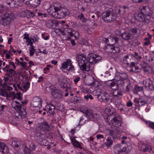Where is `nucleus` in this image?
I'll list each match as a JSON object with an SVG mask.
<instances>
[{"mask_svg": "<svg viewBox=\"0 0 154 154\" xmlns=\"http://www.w3.org/2000/svg\"><path fill=\"white\" fill-rule=\"evenodd\" d=\"M107 142L106 144L107 146H109L111 145L112 143V140H111V138L110 137H108L107 139Z\"/></svg>", "mask_w": 154, "mask_h": 154, "instance_id": "864d4df0", "label": "nucleus"}, {"mask_svg": "<svg viewBox=\"0 0 154 154\" xmlns=\"http://www.w3.org/2000/svg\"><path fill=\"white\" fill-rule=\"evenodd\" d=\"M55 109L61 111H63L64 106L60 103H58L55 106Z\"/></svg>", "mask_w": 154, "mask_h": 154, "instance_id": "e433bc0d", "label": "nucleus"}, {"mask_svg": "<svg viewBox=\"0 0 154 154\" xmlns=\"http://www.w3.org/2000/svg\"><path fill=\"white\" fill-rule=\"evenodd\" d=\"M63 92L60 89L54 90L52 93V95L54 97L60 99L62 97Z\"/></svg>", "mask_w": 154, "mask_h": 154, "instance_id": "5701e85b", "label": "nucleus"}, {"mask_svg": "<svg viewBox=\"0 0 154 154\" xmlns=\"http://www.w3.org/2000/svg\"><path fill=\"white\" fill-rule=\"evenodd\" d=\"M71 63L72 61L70 59L66 60L64 62L62 63L61 69H63L65 70L67 69L68 66L71 65Z\"/></svg>", "mask_w": 154, "mask_h": 154, "instance_id": "bb28decb", "label": "nucleus"}, {"mask_svg": "<svg viewBox=\"0 0 154 154\" xmlns=\"http://www.w3.org/2000/svg\"><path fill=\"white\" fill-rule=\"evenodd\" d=\"M128 11V8L125 5H124L120 7L118 9L117 13L119 14H123Z\"/></svg>", "mask_w": 154, "mask_h": 154, "instance_id": "a878e982", "label": "nucleus"}, {"mask_svg": "<svg viewBox=\"0 0 154 154\" xmlns=\"http://www.w3.org/2000/svg\"><path fill=\"white\" fill-rule=\"evenodd\" d=\"M80 78L78 76L76 77L73 80V81L75 84H76L78 82L80 81Z\"/></svg>", "mask_w": 154, "mask_h": 154, "instance_id": "69168bd1", "label": "nucleus"}, {"mask_svg": "<svg viewBox=\"0 0 154 154\" xmlns=\"http://www.w3.org/2000/svg\"><path fill=\"white\" fill-rule=\"evenodd\" d=\"M131 88V83L129 81L128 82L127 85L126 86V92H129Z\"/></svg>", "mask_w": 154, "mask_h": 154, "instance_id": "bf43d9fd", "label": "nucleus"}, {"mask_svg": "<svg viewBox=\"0 0 154 154\" xmlns=\"http://www.w3.org/2000/svg\"><path fill=\"white\" fill-rule=\"evenodd\" d=\"M20 145L19 141L16 140H14L12 143V146L14 147L18 148Z\"/></svg>", "mask_w": 154, "mask_h": 154, "instance_id": "4c0bfd02", "label": "nucleus"}, {"mask_svg": "<svg viewBox=\"0 0 154 154\" xmlns=\"http://www.w3.org/2000/svg\"><path fill=\"white\" fill-rule=\"evenodd\" d=\"M143 84H146L148 89L150 91H154V85L150 79H147L145 81H143Z\"/></svg>", "mask_w": 154, "mask_h": 154, "instance_id": "6ab92c4d", "label": "nucleus"}, {"mask_svg": "<svg viewBox=\"0 0 154 154\" xmlns=\"http://www.w3.org/2000/svg\"><path fill=\"white\" fill-rule=\"evenodd\" d=\"M84 98L87 100H88L89 98L91 100L94 99L93 97L91 94H87V95L85 96H84Z\"/></svg>", "mask_w": 154, "mask_h": 154, "instance_id": "680f3d73", "label": "nucleus"}, {"mask_svg": "<svg viewBox=\"0 0 154 154\" xmlns=\"http://www.w3.org/2000/svg\"><path fill=\"white\" fill-rule=\"evenodd\" d=\"M88 58H89L90 62L92 64H94L98 62L101 59V57L93 53L89 54Z\"/></svg>", "mask_w": 154, "mask_h": 154, "instance_id": "9d476101", "label": "nucleus"}, {"mask_svg": "<svg viewBox=\"0 0 154 154\" xmlns=\"http://www.w3.org/2000/svg\"><path fill=\"white\" fill-rule=\"evenodd\" d=\"M147 125L148 127L154 130V122L150 121H146V122Z\"/></svg>", "mask_w": 154, "mask_h": 154, "instance_id": "c03bdc74", "label": "nucleus"}, {"mask_svg": "<svg viewBox=\"0 0 154 154\" xmlns=\"http://www.w3.org/2000/svg\"><path fill=\"white\" fill-rule=\"evenodd\" d=\"M149 66V65H148V64L147 63H144L142 64L141 65V66H142L141 69H142V70H143L144 69H145L147 67H148V66Z\"/></svg>", "mask_w": 154, "mask_h": 154, "instance_id": "0e129e2a", "label": "nucleus"}, {"mask_svg": "<svg viewBox=\"0 0 154 154\" xmlns=\"http://www.w3.org/2000/svg\"><path fill=\"white\" fill-rule=\"evenodd\" d=\"M86 117L90 120H97L99 118V115L97 113L94 114L92 110L87 109L85 112Z\"/></svg>", "mask_w": 154, "mask_h": 154, "instance_id": "1a4fd4ad", "label": "nucleus"}, {"mask_svg": "<svg viewBox=\"0 0 154 154\" xmlns=\"http://www.w3.org/2000/svg\"><path fill=\"white\" fill-rule=\"evenodd\" d=\"M115 33L117 35L121 36L122 37V32L119 30L117 29L115 31Z\"/></svg>", "mask_w": 154, "mask_h": 154, "instance_id": "052dcab7", "label": "nucleus"}, {"mask_svg": "<svg viewBox=\"0 0 154 154\" xmlns=\"http://www.w3.org/2000/svg\"><path fill=\"white\" fill-rule=\"evenodd\" d=\"M129 56L128 55H126L123 58V60L126 64L128 65L129 63L128 61L129 60Z\"/></svg>", "mask_w": 154, "mask_h": 154, "instance_id": "603ef678", "label": "nucleus"}, {"mask_svg": "<svg viewBox=\"0 0 154 154\" xmlns=\"http://www.w3.org/2000/svg\"><path fill=\"white\" fill-rule=\"evenodd\" d=\"M122 39L125 40L131 39L133 37L132 35L128 31H124L122 32Z\"/></svg>", "mask_w": 154, "mask_h": 154, "instance_id": "412c9836", "label": "nucleus"}, {"mask_svg": "<svg viewBox=\"0 0 154 154\" xmlns=\"http://www.w3.org/2000/svg\"><path fill=\"white\" fill-rule=\"evenodd\" d=\"M30 83L27 82H26L25 83V85L23 86V92H25L29 88Z\"/></svg>", "mask_w": 154, "mask_h": 154, "instance_id": "58836bf2", "label": "nucleus"}, {"mask_svg": "<svg viewBox=\"0 0 154 154\" xmlns=\"http://www.w3.org/2000/svg\"><path fill=\"white\" fill-rule=\"evenodd\" d=\"M70 138L72 144L74 146L80 149H82V147L80 144L75 139H73L71 136L70 137Z\"/></svg>", "mask_w": 154, "mask_h": 154, "instance_id": "c756f323", "label": "nucleus"}, {"mask_svg": "<svg viewBox=\"0 0 154 154\" xmlns=\"http://www.w3.org/2000/svg\"><path fill=\"white\" fill-rule=\"evenodd\" d=\"M58 21L56 20L51 19L47 23L46 25L49 28H53L58 25Z\"/></svg>", "mask_w": 154, "mask_h": 154, "instance_id": "f3484780", "label": "nucleus"}, {"mask_svg": "<svg viewBox=\"0 0 154 154\" xmlns=\"http://www.w3.org/2000/svg\"><path fill=\"white\" fill-rule=\"evenodd\" d=\"M91 85L95 87H97L100 86V84L98 81L94 80L93 82L91 83Z\"/></svg>", "mask_w": 154, "mask_h": 154, "instance_id": "09e8293b", "label": "nucleus"}, {"mask_svg": "<svg viewBox=\"0 0 154 154\" xmlns=\"http://www.w3.org/2000/svg\"><path fill=\"white\" fill-rule=\"evenodd\" d=\"M9 152L8 146L5 143L0 142V152L3 154H7Z\"/></svg>", "mask_w": 154, "mask_h": 154, "instance_id": "aec40b11", "label": "nucleus"}, {"mask_svg": "<svg viewBox=\"0 0 154 154\" xmlns=\"http://www.w3.org/2000/svg\"><path fill=\"white\" fill-rule=\"evenodd\" d=\"M2 80L0 78V86H2V88L1 89V90L4 89L6 86H9L7 85L5 83H3L2 82Z\"/></svg>", "mask_w": 154, "mask_h": 154, "instance_id": "5fc2aeb1", "label": "nucleus"}, {"mask_svg": "<svg viewBox=\"0 0 154 154\" xmlns=\"http://www.w3.org/2000/svg\"><path fill=\"white\" fill-rule=\"evenodd\" d=\"M31 1L32 5L37 7L40 5L41 0H31Z\"/></svg>", "mask_w": 154, "mask_h": 154, "instance_id": "79ce46f5", "label": "nucleus"}, {"mask_svg": "<svg viewBox=\"0 0 154 154\" xmlns=\"http://www.w3.org/2000/svg\"><path fill=\"white\" fill-rule=\"evenodd\" d=\"M126 150V147H124L122 149L119 151V153L120 154H123L122 153L125 152Z\"/></svg>", "mask_w": 154, "mask_h": 154, "instance_id": "774afa93", "label": "nucleus"}, {"mask_svg": "<svg viewBox=\"0 0 154 154\" xmlns=\"http://www.w3.org/2000/svg\"><path fill=\"white\" fill-rule=\"evenodd\" d=\"M143 90V87L137 85H135L134 88L133 90V92L134 94H137L138 92L141 91Z\"/></svg>", "mask_w": 154, "mask_h": 154, "instance_id": "2f4dec72", "label": "nucleus"}, {"mask_svg": "<svg viewBox=\"0 0 154 154\" xmlns=\"http://www.w3.org/2000/svg\"><path fill=\"white\" fill-rule=\"evenodd\" d=\"M16 18L15 14L11 11H8L0 16V24L6 26Z\"/></svg>", "mask_w": 154, "mask_h": 154, "instance_id": "20e7f679", "label": "nucleus"}, {"mask_svg": "<svg viewBox=\"0 0 154 154\" xmlns=\"http://www.w3.org/2000/svg\"><path fill=\"white\" fill-rule=\"evenodd\" d=\"M24 13H25V16H26L28 18L33 17L35 16V14L33 12L29 10H26L24 11Z\"/></svg>", "mask_w": 154, "mask_h": 154, "instance_id": "473e14b6", "label": "nucleus"}, {"mask_svg": "<svg viewBox=\"0 0 154 154\" xmlns=\"http://www.w3.org/2000/svg\"><path fill=\"white\" fill-rule=\"evenodd\" d=\"M34 46L30 47L29 55L30 56H33L34 53L35 52V49L34 48Z\"/></svg>", "mask_w": 154, "mask_h": 154, "instance_id": "de8ad7c7", "label": "nucleus"}, {"mask_svg": "<svg viewBox=\"0 0 154 154\" xmlns=\"http://www.w3.org/2000/svg\"><path fill=\"white\" fill-rule=\"evenodd\" d=\"M120 100H117V101H115V104L116 106V107L117 108H119L120 106H122V104L121 101Z\"/></svg>", "mask_w": 154, "mask_h": 154, "instance_id": "8fccbe9b", "label": "nucleus"}, {"mask_svg": "<svg viewBox=\"0 0 154 154\" xmlns=\"http://www.w3.org/2000/svg\"><path fill=\"white\" fill-rule=\"evenodd\" d=\"M55 109V107L54 105L51 103L47 104L44 109L47 113H49L51 116H53L55 114L54 111Z\"/></svg>", "mask_w": 154, "mask_h": 154, "instance_id": "f8f14e48", "label": "nucleus"}, {"mask_svg": "<svg viewBox=\"0 0 154 154\" xmlns=\"http://www.w3.org/2000/svg\"><path fill=\"white\" fill-rule=\"evenodd\" d=\"M108 84V85L113 90L112 92L113 99L115 100L121 99L123 94L122 91L119 89V86L117 83L111 82L109 83Z\"/></svg>", "mask_w": 154, "mask_h": 154, "instance_id": "39448f33", "label": "nucleus"}, {"mask_svg": "<svg viewBox=\"0 0 154 154\" xmlns=\"http://www.w3.org/2000/svg\"><path fill=\"white\" fill-rule=\"evenodd\" d=\"M65 34L72 37L74 36L75 39H77L79 37V33L78 32L72 31L70 28H66L65 30Z\"/></svg>", "mask_w": 154, "mask_h": 154, "instance_id": "4468645a", "label": "nucleus"}, {"mask_svg": "<svg viewBox=\"0 0 154 154\" xmlns=\"http://www.w3.org/2000/svg\"><path fill=\"white\" fill-rule=\"evenodd\" d=\"M38 142L42 145L46 146L48 145V142L46 140H45L43 138V137L41 138L39 140Z\"/></svg>", "mask_w": 154, "mask_h": 154, "instance_id": "ea45409f", "label": "nucleus"}, {"mask_svg": "<svg viewBox=\"0 0 154 154\" xmlns=\"http://www.w3.org/2000/svg\"><path fill=\"white\" fill-rule=\"evenodd\" d=\"M20 109H18L17 110L20 112V114L24 117H26L27 114L26 109L22 107V106H20Z\"/></svg>", "mask_w": 154, "mask_h": 154, "instance_id": "c9c22d12", "label": "nucleus"}, {"mask_svg": "<svg viewBox=\"0 0 154 154\" xmlns=\"http://www.w3.org/2000/svg\"><path fill=\"white\" fill-rule=\"evenodd\" d=\"M102 19L106 22H111L116 20V16L114 15L112 12L110 11H107L103 13Z\"/></svg>", "mask_w": 154, "mask_h": 154, "instance_id": "423d86ee", "label": "nucleus"}, {"mask_svg": "<svg viewBox=\"0 0 154 154\" xmlns=\"http://www.w3.org/2000/svg\"><path fill=\"white\" fill-rule=\"evenodd\" d=\"M145 17L140 13L136 14L135 18L137 21L143 22L145 20Z\"/></svg>", "mask_w": 154, "mask_h": 154, "instance_id": "cd10ccee", "label": "nucleus"}, {"mask_svg": "<svg viewBox=\"0 0 154 154\" xmlns=\"http://www.w3.org/2000/svg\"><path fill=\"white\" fill-rule=\"evenodd\" d=\"M119 38L117 37H111L109 38V39H107L106 40V42L107 43L108 41H109V40L112 41V44H109V45H113L115 44L116 43H118V41L119 40Z\"/></svg>", "mask_w": 154, "mask_h": 154, "instance_id": "7c9ffc66", "label": "nucleus"}, {"mask_svg": "<svg viewBox=\"0 0 154 154\" xmlns=\"http://www.w3.org/2000/svg\"><path fill=\"white\" fill-rule=\"evenodd\" d=\"M13 89V88L10 86H6L4 89L0 91V95L4 97H6V99L9 100V98L13 97L11 92V91Z\"/></svg>", "mask_w": 154, "mask_h": 154, "instance_id": "0eeeda50", "label": "nucleus"}, {"mask_svg": "<svg viewBox=\"0 0 154 154\" xmlns=\"http://www.w3.org/2000/svg\"><path fill=\"white\" fill-rule=\"evenodd\" d=\"M47 11L53 17L58 19L65 17L70 14L69 10L61 8L59 2L52 4L47 10Z\"/></svg>", "mask_w": 154, "mask_h": 154, "instance_id": "f257e3e1", "label": "nucleus"}, {"mask_svg": "<svg viewBox=\"0 0 154 154\" xmlns=\"http://www.w3.org/2000/svg\"><path fill=\"white\" fill-rule=\"evenodd\" d=\"M149 11V10L147 7L143 6L140 10V13L145 17L149 16L150 15Z\"/></svg>", "mask_w": 154, "mask_h": 154, "instance_id": "393cba45", "label": "nucleus"}, {"mask_svg": "<svg viewBox=\"0 0 154 154\" xmlns=\"http://www.w3.org/2000/svg\"><path fill=\"white\" fill-rule=\"evenodd\" d=\"M128 78V76L127 73L124 72H116L115 77V79H120L125 80H127Z\"/></svg>", "mask_w": 154, "mask_h": 154, "instance_id": "ddd939ff", "label": "nucleus"}, {"mask_svg": "<svg viewBox=\"0 0 154 154\" xmlns=\"http://www.w3.org/2000/svg\"><path fill=\"white\" fill-rule=\"evenodd\" d=\"M24 153L25 154H30V148L29 149L27 147L25 146L24 149Z\"/></svg>", "mask_w": 154, "mask_h": 154, "instance_id": "6e6d98bb", "label": "nucleus"}, {"mask_svg": "<svg viewBox=\"0 0 154 154\" xmlns=\"http://www.w3.org/2000/svg\"><path fill=\"white\" fill-rule=\"evenodd\" d=\"M35 135L37 137V139L38 140L40 139L41 138L43 137L44 136V135L42 134L41 132H38L35 133Z\"/></svg>", "mask_w": 154, "mask_h": 154, "instance_id": "49530a36", "label": "nucleus"}, {"mask_svg": "<svg viewBox=\"0 0 154 154\" xmlns=\"http://www.w3.org/2000/svg\"><path fill=\"white\" fill-rule=\"evenodd\" d=\"M115 127L114 129L110 130L109 131V134L112 136L113 138H116L119 137V126L117 127L116 125H112Z\"/></svg>", "mask_w": 154, "mask_h": 154, "instance_id": "dca6fc26", "label": "nucleus"}, {"mask_svg": "<svg viewBox=\"0 0 154 154\" xmlns=\"http://www.w3.org/2000/svg\"><path fill=\"white\" fill-rule=\"evenodd\" d=\"M70 67L67 69V70L69 71H72L73 70H75L74 66L72 64V63H71V65H69Z\"/></svg>", "mask_w": 154, "mask_h": 154, "instance_id": "338daca9", "label": "nucleus"}, {"mask_svg": "<svg viewBox=\"0 0 154 154\" xmlns=\"http://www.w3.org/2000/svg\"><path fill=\"white\" fill-rule=\"evenodd\" d=\"M98 100L100 102L104 101L105 102H111L110 96L109 94L106 92L100 93L97 96Z\"/></svg>", "mask_w": 154, "mask_h": 154, "instance_id": "6e6552de", "label": "nucleus"}, {"mask_svg": "<svg viewBox=\"0 0 154 154\" xmlns=\"http://www.w3.org/2000/svg\"><path fill=\"white\" fill-rule=\"evenodd\" d=\"M138 30V28L134 27V28H131L129 32H130L132 33L131 34L132 35L133 37V35L136 34L137 33Z\"/></svg>", "mask_w": 154, "mask_h": 154, "instance_id": "a18cd8bd", "label": "nucleus"}, {"mask_svg": "<svg viewBox=\"0 0 154 154\" xmlns=\"http://www.w3.org/2000/svg\"><path fill=\"white\" fill-rule=\"evenodd\" d=\"M50 126L47 122H44L40 124L36 129L44 131H47L50 130Z\"/></svg>", "mask_w": 154, "mask_h": 154, "instance_id": "2eb2a0df", "label": "nucleus"}, {"mask_svg": "<svg viewBox=\"0 0 154 154\" xmlns=\"http://www.w3.org/2000/svg\"><path fill=\"white\" fill-rule=\"evenodd\" d=\"M12 94L13 98L12 99L14 100L15 98H17L19 101L21 100L22 99L21 97L22 93L20 92H18L15 93L14 92H11Z\"/></svg>", "mask_w": 154, "mask_h": 154, "instance_id": "c85d7f7f", "label": "nucleus"}, {"mask_svg": "<svg viewBox=\"0 0 154 154\" xmlns=\"http://www.w3.org/2000/svg\"><path fill=\"white\" fill-rule=\"evenodd\" d=\"M76 60L81 70L88 72L90 70V63L89 58L86 57L84 54H78L76 57Z\"/></svg>", "mask_w": 154, "mask_h": 154, "instance_id": "7ed1b4c3", "label": "nucleus"}, {"mask_svg": "<svg viewBox=\"0 0 154 154\" xmlns=\"http://www.w3.org/2000/svg\"><path fill=\"white\" fill-rule=\"evenodd\" d=\"M82 100L81 98L79 97H76L74 98V101L77 103H80Z\"/></svg>", "mask_w": 154, "mask_h": 154, "instance_id": "4d7b16f0", "label": "nucleus"}, {"mask_svg": "<svg viewBox=\"0 0 154 154\" xmlns=\"http://www.w3.org/2000/svg\"><path fill=\"white\" fill-rule=\"evenodd\" d=\"M8 8L5 5H0V13H3L5 11L8 10Z\"/></svg>", "mask_w": 154, "mask_h": 154, "instance_id": "37998d69", "label": "nucleus"}, {"mask_svg": "<svg viewBox=\"0 0 154 154\" xmlns=\"http://www.w3.org/2000/svg\"><path fill=\"white\" fill-rule=\"evenodd\" d=\"M29 147L31 150H34L36 147V146L34 144L31 143L29 145Z\"/></svg>", "mask_w": 154, "mask_h": 154, "instance_id": "13d9d810", "label": "nucleus"}, {"mask_svg": "<svg viewBox=\"0 0 154 154\" xmlns=\"http://www.w3.org/2000/svg\"><path fill=\"white\" fill-rule=\"evenodd\" d=\"M106 112L108 113L107 120L110 125H116L117 127L121 126L122 123L119 120L120 117L117 114L115 109L108 108L106 109Z\"/></svg>", "mask_w": 154, "mask_h": 154, "instance_id": "f03ea898", "label": "nucleus"}, {"mask_svg": "<svg viewBox=\"0 0 154 154\" xmlns=\"http://www.w3.org/2000/svg\"><path fill=\"white\" fill-rule=\"evenodd\" d=\"M42 100L41 99L37 97L34 98L31 103V106L33 107L40 108L42 107Z\"/></svg>", "mask_w": 154, "mask_h": 154, "instance_id": "9b49d317", "label": "nucleus"}, {"mask_svg": "<svg viewBox=\"0 0 154 154\" xmlns=\"http://www.w3.org/2000/svg\"><path fill=\"white\" fill-rule=\"evenodd\" d=\"M134 56L136 58L137 60H140V59L142 58L141 56L139 55L136 52H135Z\"/></svg>", "mask_w": 154, "mask_h": 154, "instance_id": "e2e57ef3", "label": "nucleus"}, {"mask_svg": "<svg viewBox=\"0 0 154 154\" xmlns=\"http://www.w3.org/2000/svg\"><path fill=\"white\" fill-rule=\"evenodd\" d=\"M152 147L146 143H143L140 149L141 151L145 152H149L152 150Z\"/></svg>", "mask_w": 154, "mask_h": 154, "instance_id": "4be33fe9", "label": "nucleus"}, {"mask_svg": "<svg viewBox=\"0 0 154 154\" xmlns=\"http://www.w3.org/2000/svg\"><path fill=\"white\" fill-rule=\"evenodd\" d=\"M6 3L11 8H17L20 5V2H16L13 0H7L6 1Z\"/></svg>", "mask_w": 154, "mask_h": 154, "instance_id": "b1692460", "label": "nucleus"}, {"mask_svg": "<svg viewBox=\"0 0 154 154\" xmlns=\"http://www.w3.org/2000/svg\"><path fill=\"white\" fill-rule=\"evenodd\" d=\"M143 71L146 73H151L154 75V71L150 66H149Z\"/></svg>", "mask_w": 154, "mask_h": 154, "instance_id": "72a5a7b5", "label": "nucleus"}, {"mask_svg": "<svg viewBox=\"0 0 154 154\" xmlns=\"http://www.w3.org/2000/svg\"><path fill=\"white\" fill-rule=\"evenodd\" d=\"M117 80L116 83L119 86V85H121L122 87H123L124 86L125 80L122 79H116Z\"/></svg>", "mask_w": 154, "mask_h": 154, "instance_id": "a19ab883", "label": "nucleus"}, {"mask_svg": "<svg viewBox=\"0 0 154 154\" xmlns=\"http://www.w3.org/2000/svg\"><path fill=\"white\" fill-rule=\"evenodd\" d=\"M107 49L109 52L114 54L118 53L120 51V49L119 47H116L113 45H109L107 47Z\"/></svg>", "mask_w": 154, "mask_h": 154, "instance_id": "a211bd4d", "label": "nucleus"}, {"mask_svg": "<svg viewBox=\"0 0 154 154\" xmlns=\"http://www.w3.org/2000/svg\"><path fill=\"white\" fill-rule=\"evenodd\" d=\"M147 103V102L144 97H140L139 106H144Z\"/></svg>", "mask_w": 154, "mask_h": 154, "instance_id": "f704fd0d", "label": "nucleus"}, {"mask_svg": "<svg viewBox=\"0 0 154 154\" xmlns=\"http://www.w3.org/2000/svg\"><path fill=\"white\" fill-rule=\"evenodd\" d=\"M11 105L12 107L16 110H17L18 109H20V106L16 104V103L14 102L12 103Z\"/></svg>", "mask_w": 154, "mask_h": 154, "instance_id": "3c124183", "label": "nucleus"}]
</instances>
